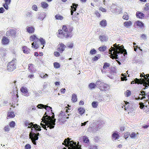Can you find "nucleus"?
<instances>
[{"label": "nucleus", "instance_id": "34", "mask_svg": "<svg viewBox=\"0 0 149 149\" xmlns=\"http://www.w3.org/2000/svg\"><path fill=\"white\" fill-rule=\"evenodd\" d=\"M100 25L102 26H107V23L106 20L103 19L100 22Z\"/></svg>", "mask_w": 149, "mask_h": 149}, {"label": "nucleus", "instance_id": "64", "mask_svg": "<svg viewBox=\"0 0 149 149\" xmlns=\"http://www.w3.org/2000/svg\"><path fill=\"white\" fill-rule=\"evenodd\" d=\"M141 37L142 39H143L144 40L146 39V35L145 34H143L141 35Z\"/></svg>", "mask_w": 149, "mask_h": 149}, {"label": "nucleus", "instance_id": "59", "mask_svg": "<svg viewBox=\"0 0 149 149\" xmlns=\"http://www.w3.org/2000/svg\"><path fill=\"white\" fill-rule=\"evenodd\" d=\"M60 55V53L58 52H54V55L56 57L59 56Z\"/></svg>", "mask_w": 149, "mask_h": 149}, {"label": "nucleus", "instance_id": "19", "mask_svg": "<svg viewBox=\"0 0 149 149\" xmlns=\"http://www.w3.org/2000/svg\"><path fill=\"white\" fill-rule=\"evenodd\" d=\"M29 69V71L31 73H34L36 71V69L34 67V65L33 64L31 63L28 65Z\"/></svg>", "mask_w": 149, "mask_h": 149}, {"label": "nucleus", "instance_id": "5", "mask_svg": "<svg viewBox=\"0 0 149 149\" xmlns=\"http://www.w3.org/2000/svg\"><path fill=\"white\" fill-rule=\"evenodd\" d=\"M64 143L68 147V149H81L79 146L76 144V143L74 142L73 141H70V139L69 138H67L65 139L64 141L63 144ZM63 149H66L65 148Z\"/></svg>", "mask_w": 149, "mask_h": 149}, {"label": "nucleus", "instance_id": "3", "mask_svg": "<svg viewBox=\"0 0 149 149\" xmlns=\"http://www.w3.org/2000/svg\"><path fill=\"white\" fill-rule=\"evenodd\" d=\"M113 46V47L111 46V48L109 49V54H111L112 58L117 59L120 57V55L123 54L124 49L123 46L117 45L116 43Z\"/></svg>", "mask_w": 149, "mask_h": 149}, {"label": "nucleus", "instance_id": "63", "mask_svg": "<svg viewBox=\"0 0 149 149\" xmlns=\"http://www.w3.org/2000/svg\"><path fill=\"white\" fill-rule=\"evenodd\" d=\"M5 3L6 4H10L11 2V0H4Z\"/></svg>", "mask_w": 149, "mask_h": 149}, {"label": "nucleus", "instance_id": "53", "mask_svg": "<svg viewBox=\"0 0 149 149\" xmlns=\"http://www.w3.org/2000/svg\"><path fill=\"white\" fill-rule=\"evenodd\" d=\"M9 125L10 127H13L15 126V123L14 122L12 121L10 123Z\"/></svg>", "mask_w": 149, "mask_h": 149}, {"label": "nucleus", "instance_id": "39", "mask_svg": "<svg viewBox=\"0 0 149 149\" xmlns=\"http://www.w3.org/2000/svg\"><path fill=\"white\" fill-rule=\"evenodd\" d=\"M56 19L58 20H62L63 19V17L59 14H57L55 16Z\"/></svg>", "mask_w": 149, "mask_h": 149}, {"label": "nucleus", "instance_id": "40", "mask_svg": "<svg viewBox=\"0 0 149 149\" xmlns=\"http://www.w3.org/2000/svg\"><path fill=\"white\" fill-rule=\"evenodd\" d=\"M107 48V47L103 45L99 48V50L100 51L103 52Z\"/></svg>", "mask_w": 149, "mask_h": 149}, {"label": "nucleus", "instance_id": "57", "mask_svg": "<svg viewBox=\"0 0 149 149\" xmlns=\"http://www.w3.org/2000/svg\"><path fill=\"white\" fill-rule=\"evenodd\" d=\"M4 130L6 132H8L9 130V127L8 126H6L4 128Z\"/></svg>", "mask_w": 149, "mask_h": 149}, {"label": "nucleus", "instance_id": "13", "mask_svg": "<svg viewBox=\"0 0 149 149\" xmlns=\"http://www.w3.org/2000/svg\"><path fill=\"white\" fill-rule=\"evenodd\" d=\"M120 136L117 132H113L112 135V139L113 141L119 139Z\"/></svg>", "mask_w": 149, "mask_h": 149}, {"label": "nucleus", "instance_id": "12", "mask_svg": "<svg viewBox=\"0 0 149 149\" xmlns=\"http://www.w3.org/2000/svg\"><path fill=\"white\" fill-rule=\"evenodd\" d=\"M145 80L143 78H141V79H139L137 78H136L134 80L132 81L131 82V84H134V82H135V83H137L138 84H141V83H143L144 82H145Z\"/></svg>", "mask_w": 149, "mask_h": 149}, {"label": "nucleus", "instance_id": "24", "mask_svg": "<svg viewBox=\"0 0 149 149\" xmlns=\"http://www.w3.org/2000/svg\"><path fill=\"white\" fill-rule=\"evenodd\" d=\"M123 24L125 27L127 28H130L132 25V23L131 21H129L125 22Z\"/></svg>", "mask_w": 149, "mask_h": 149}, {"label": "nucleus", "instance_id": "52", "mask_svg": "<svg viewBox=\"0 0 149 149\" xmlns=\"http://www.w3.org/2000/svg\"><path fill=\"white\" fill-rule=\"evenodd\" d=\"M9 5V4H6V3H4L3 4V6L6 10H8L9 8L8 5Z\"/></svg>", "mask_w": 149, "mask_h": 149}, {"label": "nucleus", "instance_id": "60", "mask_svg": "<svg viewBox=\"0 0 149 149\" xmlns=\"http://www.w3.org/2000/svg\"><path fill=\"white\" fill-rule=\"evenodd\" d=\"M100 10L102 12H106L107 10L105 8H103L102 7H100Z\"/></svg>", "mask_w": 149, "mask_h": 149}, {"label": "nucleus", "instance_id": "61", "mask_svg": "<svg viewBox=\"0 0 149 149\" xmlns=\"http://www.w3.org/2000/svg\"><path fill=\"white\" fill-rule=\"evenodd\" d=\"M95 14L97 17H100V13L97 11H96L95 13Z\"/></svg>", "mask_w": 149, "mask_h": 149}, {"label": "nucleus", "instance_id": "26", "mask_svg": "<svg viewBox=\"0 0 149 149\" xmlns=\"http://www.w3.org/2000/svg\"><path fill=\"white\" fill-rule=\"evenodd\" d=\"M26 29L27 31L29 33H33L35 30L34 28L32 26H27L26 27Z\"/></svg>", "mask_w": 149, "mask_h": 149}, {"label": "nucleus", "instance_id": "32", "mask_svg": "<svg viewBox=\"0 0 149 149\" xmlns=\"http://www.w3.org/2000/svg\"><path fill=\"white\" fill-rule=\"evenodd\" d=\"M78 110L79 112V113L81 115L84 114L85 111L84 109L81 107L79 108L78 109Z\"/></svg>", "mask_w": 149, "mask_h": 149}, {"label": "nucleus", "instance_id": "48", "mask_svg": "<svg viewBox=\"0 0 149 149\" xmlns=\"http://www.w3.org/2000/svg\"><path fill=\"white\" fill-rule=\"evenodd\" d=\"M54 66L55 68H58L60 67V65L58 63L55 62L54 63Z\"/></svg>", "mask_w": 149, "mask_h": 149}, {"label": "nucleus", "instance_id": "55", "mask_svg": "<svg viewBox=\"0 0 149 149\" xmlns=\"http://www.w3.org/2000/svg\"><path fill=\"white\" fill-rule=\"evenodd\" d=\"M130 136V132H127L125 133L124 135V137L125 139H127L129 136Z\"/></svg>", "mask_w": 149, "mask_h": 149}, {"label": "nucleus", "instance_id": "35", "mask_svg": "<svg viewBox=\"0 0 149 149\" xmlns=\"http://www.w3.org/2000/svg\"><path fill=\"white\" fill-rule=\"evenodd\" d=\"M58 116L59 117V118L60 119H61L63 118H65V113L61 111V112L59 114Z\"/></svg>", "mask_w": 149, "mask_h": 149}, {"label": "nucleus", "instance_id": "15", "mask_svg": "<svg viewBox=\"0 0 149 149\" xmlns=\"http://www.w3.org/2000/svg\"><path fill=\"white\" fill-rule=\"evenodd\" d=\"M110 88V86L109 85L104 83V84L103 85L102 87L101 88L100 90L107 91H108Z\"/></svg>", "mask_w": 149, "mask_h": 149}, {"label": "nucleus", "instance_id": "20", "mask_svg": "<svg viewBox=\"0 0 149 149\" xmlns=\"http://www.w3.org/2000/svg\"><path fill=\"white\" fill-rule=\"evenodd\" d=\"M134 25L140 27L141 28H143V24L141 21H138L135 22Z\"/></svg>", "mask_w": 149, "mask_h": 149}, {"label": "nucleus", "instance_id": "9", "mask_svg": "<svg viewBox=\"0 0 149 149\" xmlns=\"http://www.w3.org/2000/svg\"><path fill=\"white\" fill-rule=\"evenodd\" d=\"M20 91L24 95L26 96H28L29 95L28 90L26 87H22L20 88Z\"/></svg>", "mask_w": 149, "mask_h": 149}, {"label": "nucleus", "instance_id": "51", "mask_svg": "<svg viewBox=\"0 0 149 149\" xmlns=\"http://www.w3.org/2000/svg\"><path fill=\"white\" fill-rule=\"evenodd\" d=\"M96 50L94 49H92L90 51V54L91 55H93L96 53Z\"/></svg>", "mask_w": 149, "mask_h": 149}, {"label": "nucleus", "instance_id": "56", "mask_svg": "<svg viewBox=\"0 0 149 149\" xmlns=\"http://www.w3.org/2000/svg\"><path fill=\"white\" fill-rule=\"evenodd\" d=\"M25 149H30L31 147V145L29 144H28L25 146Z\"/></svg>", "mask_w": 149, "mask_h": 149}, {"label": "nucleus", "instance_id": "14", "mask_svg": "<svg viewBox=\"0 0 149 149\" xmlns=\"http://www.w3.org/2000/svg\"><path fill=\"white\" fill-rule=\"evenodd\" d=\"M140 93L141 94H140L139 95H142L143 97L141 98L140 97H138V99L137 100L143 99L146 98L145 96L146 95H147V97L149 98V93H148L146 94L145 91H141L140 92Z\"/></svg>", "mask_w": 149, "mask_h": 149}, {"label": "nucleus", "instance_id": "42", "mask_svg": "<svg viewBox=\"0 0 149 149\" xmlns=\"http://www.w3.org/2000/svg\"><path fill=\"white\" fill-rule=\"evenodd\" d=\"M32 47H33L35 49H37L39 47L38 45L36 43V42H33L31 44Z\"/></svg>", "mask_w": 149, "mask_h": 149}, {"label": "nucleus", "instance_id": "43", "mask_svg": "<svg viewBox=\"0 0 149 149\" xmlns=\"http://www.w3.org/2000/svg\"><path fill=\"white\" fill-rule=\"evenodd\" d=\"M100 57V54L97 55V56H95L93 58L92 60L93 61H96Z\"/></svg>", "mask_w": 149, "mask_h": 149}, {"label": "nucleus", "instance_id": "23", "mask_svg": "<svg viewBox=\"0 0 149 149\" xmlns=\"http://www.w3.org/2000/svg\"><path fill=\"white\" fill-rule=\"evenodd\" d=\"M79 14L78 13H75V14L72 17V19L74 21L77 22L79 19Z\"/></svg>", "mask_w": 149, "mask_h": 149}, {"label": "nucleus", "instance_id": "50", "mask_svg": "<svg viewBox=\"0 0 149 149\" xmlns=\"http://www.w3.org/2000/svg\"><path fill=\"white\" fill-rule=\"evenodd\" d=\"M90 149H97V147L96 145H91L89 147Z\"/></svg>", "mask_w": 149, "mask_h": 149}, {"label": "nucleus", "instance_id": "38", "mask_svg": "<svg viewBox=\"0 0 149 149\" xmlns=\"http://www.w3.org/2000/svg\"><path fill=\"white\" fill-rule=\"evenodd\" d=\"M92 106L94 108H96L98 105V102L96 101H94L92 103Z\"/></svg>", "mask_w": 149, "mask_h": 149}, {"label": "nucleus", "instance_id": "8", "mask_svg": "<svg viewBox=\"0 0 149 149\" xmlns=\"http://www.w3.org/2000/svg\"><path fill=\"white\" fill-rule=\"evenodd\" d=\"M17 31L16 29H11L9 31L6 32V35L7 36H10L12 37H14L16 34Z\"/></svg>", "mask_w": 149, "mask_h": 149}, {"label": "nucleus", "instance_id": "22", "mask_svg": "<svg viewBox=\"0 0 149 149\" xmlns=\"http://www.w3.org/2000/svg\"><path fill=\"white\" fill-rule=\"evenodd\" d=\"M99 39L101 42L107 41L108 40V38L104 35H100L99 36Z\"/></svg>", "mask_w": 149, "mask_h": 149}, {"label": "nucleus", "instance_id": "44", "mask_svg": "<svg viewBox=\"0 0 149 149\" xmlns=\"http://www.w3.org/2000/svg\"><path fill=\"white\" fill-rule=\"evenodd\" d=\"M131 94V91L129 90H127V91L125 93V95L127 97H128L130 96Z\"/></svg>", "mask_w": 149, "mask_h": 149}, {"label": "nucleus", "instance_id": "41", "mask_svg": "<svg viewBox=\"0 0 149 149\" xmlns=\"http://www.w3.org/2000/svg\"><path fill=\"white\" fill-rule=\"evenodd\" d=\"M123 19L126 20H128L129 19V16L128 14L127 13H125L124 14V15L123 17Z\"/></svg>", "mask_w": 149, "mask_h": 149}, {"label": "nucleus", "instance_id": "27", "mask_svg": "<svg viewBox=\"0 0 149 149\" xmlns=\"http://www.w3.org/2000/svg\"><path fill=\"white\" fill-rule=\"evenodd\" d=\"M136 16L137 18L142 19L144 17V15L143 13L138 11L136 13Z\"/></svg>", "mask_w": 149, "mask_h": 149}, {"label": "nucleus", "instance_id": "6", "mask_svg": "<svg viewBox=\"0 0 149 149\" xmlns=\"http://www.w3.org/2000/svg\"><path fill=\"white\" fill-rule=\"evenodd\" d=\"M17 61L15 58H13L12 61L9 63L7 65V70L9 72H12L16 68Z\"/></svg>", "mask_w": 149, "mask_h": 149}, {"label": "nucleus", "instance_id": "7", "mask_svg": "<svg viewBox=\"0 0 149 149\" xmlns=\"http://www.w3.org/2000/svg\"><path fill=\"white\" fill-rule=\"evenodd\" d=\"M144 73H143V74H141L140 77H143V79L145 81V82L142 83L141 84H143V86L145 87V88H143V89L145 90L146 89L148 88V86H147L148 85L149 86V74H147L146 75H143Z\"/></svg>", "mask_w": 149, "mask_h": 149}, {"label": "nucleus", "instance_id": "49", "mask_svg": "<svg viewBox=\"0 0 149 149\" xmlns=\"http://www.w3.org/2000/svg\"><path fill=\"white\" fill-rule=\"evenodd\" d=\"M144 10L147 11L149 10V3H146L144 8Z\"/></svg>", "mask_w": 149, "mask_h": 149}, {"label": "nucleus", "instance_id": "37", "mask_svg": "<svg viewBox=\"0 0 149 149\" xmlns=\"http://www.w3.org/2000/svg\"><path fill=\"white\" fill-rule=\"evenodd\" d=\"M72 100L73 102H75L77 101V96L75 94H73L72 95Z\"/></svg>", "mask_w": 149, "mask_h": 149}, {"label": "nucleus", "instance_id": "28", "mask_svg": "<svg viewBox=\"0 0 149 149\" xmlns=\"http://www.w3.org/2000/svg\"><path fill=\"white\" fill-rule=\"evenodd\" d=\"M45 13H41L39 15L38 19L41 21H42L45 17Z\"/></svg>", "mask_w": 149, "mask_h": 149}, {"label": "nucleus", "instance_id": "21", "mask_svg": "<svg viewBox=\"0 0 149 149\" xmlns=\"http://www.w3.org/2000/svg\"><path fill=\"white\" fill-rule=\"evenodd\" d=\"M9 40L6 36H3L2 40V43L3 45H6L9 42Z\"/></svg>", "mask_w": 149, "mask_h": 149}, {"label": "nucleus", "instance_id": "31", "mask_svg": "<svg viewBox=\"0 0 149 149\" xmlns=\"http://www.w3.org/2000/svg\"><path fill=\"white\" fill-rule=\"evenodd\" d=\"M89 87L90 89H93L95 88L96 86V83L95 84L94 83H90L89 85Z\"/></svg>", "mask_w": 149, "mask_h": 149}, {"label": "nucleus", "instance_id": "30", "mask_svg": "<svg viewBox=\"0 0 149 149\" xmlns=\"http://www.w3.org/2000/svg\"><path fill=\"white\" fill-rule=\"evenodd\" d=\"M23 51L24 53L28 54L29 53L30 49L28 48L26 46H24L23 47Z\"/></svg>", "mask_w": 149, "mask_h": 149}, {"label": "nucleus", "instance_id": "58", "mask_svg": "<svg viewBox=\"0 0 149 149\" xmlns=\"http://www.w3.org/2000/svg\"><path fill=\"white\" fill-rule=\"evenodd\" d=\"M5 10L3 7L0 8V13H3Z\"/></svg>", "mask_w": 149, "mask_h": 149}, {"label": "nucleus", "instance_id": "36", "mask_svg": "<svg viewBox=\"0 0 149 149\" xmlns=\"http://www.w3.org/2000/svg\"><path fill=\"white\" fill-rule=\"evenodd\" d=\"M83 141L86 143H88L89 142V139L87 137L84 136L83 137Z\"/></svg>", "mask_w": 149, "mask_h": 149}, {"label": "nucleus", "instance_id": "2", "mask_svg": "<svg viewBox=\"0 0 149 149\" xmlns=\"http://www.w3.org/2000/svg\"><path fill=\"white\" fill-rule=\"evenodd\" d=\"M42 120L40 125L45 130H47L46 126L47 128L49 127L50 129L54 128L56 120L54 118V115L52 117L48 115L44 116Z\"/></svg>", "mask_w": 149, "mask_h": 149}, {"label": "nucleus", "instance_id": "4", "mask_svg": "<svg viewBox=\"0 0 149 149\" xmlns=\"http://www.w3.org/2000/svg\"><path fill=\"white\" fill-rule=\"evenodd\" d=\"M62 29L63 30H60L58 31L57 34L58 37L63 38L64 37L68 38L72 37V29L71 27L68 26L63 25Z\"/></svg>", "mask_w": 149, "mask_h": 149}, {"label": "nucleus", "instance_id": "11", "mask_svg": "<svg viewBox=\"0 0 149 149\" xmlns=\"http://www.w3.org/2000/svg\"><path fill=\"white\" fill-rule=\"evenodd\" d=\"M58 46V47L57 49V50L60 52H62L66 47V46L62 43L59 44Z\"/></svg>", "mask_w": 149, "mask_h": 149}, {"label": "nucleus", "instance_id": "29", "mask_svg": "<svg viewBox=\"0 0 149 149\" xmlns=\"http://www.w3.org/2000/svg\"><path fill=\"white\" fill-rule=\"evenodd\" d=\"M15 116L14 112H9L8 113L7 117V119L13 118Z\"/></svg>", "mask_w": 149, "mask_h": 149}, {"label": "nucleus", "instance_id": "54", "mask_svg": "<svg viewBox=\"0 0 149 149\" xmlns=\"http://www.w3.org/2000/svg\"><path fill=\"white\" fill-rule=\"evenodd\" d=\"M32 9L35 11L38 10V7L36 5H33L32 6Z\"/></svg>", "mask_w": 149, "mask_h": 149}, {"label": "nucleus", "instance_id": "25", "mask_svg": "<svg viewBox=\"0 0 149 149\" xmlns=\"http://www.w3.org/2000/svg\"><path fill=\"white\" fill-rule=\"evenodd\" d=\"M30 40L31 41L34 42H37L39 41V39L35 35L30 36Z\"/></svg>", "mask_w": 149, "mask_h": 149}, {"label": "nucleus", "instance_id": "17", "mask_svg": "<svg viewBox=\"0 0 149 149\" xmlns=\"http://www.w3.org/2000/svg\"><path fill=\"white\" fill-rule=\"evenodd\" d=\"M78 6L77 4H76L75 3H73L72 4V6H71V14L72 15L74 13V11H75L76 10V8Z\"/></svg>", "mask_w": 149, "mask_h": 149}, {"label": "nucleus", "instance_id": "62", "mask_svg": "<svg viewBox=\"0 0 149 149\" xmlns=\"http://www.w3.org/2000/svg\"><path fill=\"white\" fill-rule=\"evenodd\" d=\"M139 105H140L139 107L141 109H143L144 107V105L142 102L140 103Z\"/></svg>", "mask_w": 149, "mask_h": 149}, {"label": "nucleus", "instance_id": "10", "mask_svg": "<svg viewBox=\"0 0 149 149\" xmlns=\"http://www.w3.org/2000/svg\"><path fill=\"white\" fill-rule=\"evenodd\" d=\"M37 106L38 107V108L42 109L43 108H44L46 110H47L48 111L51 110V111H52V108L48 106L44 105L42 104H38Z\"/></svg>", "mask_w": 149, "mask_h": 149}, {"label": "nucleus", "instance_id": "33", "mask_svg": "<svg viewBox=\"0 0 149 149\" xmlns=\"http://www.w3.org/2000/svg\"><path fill=\"white\" fill-rule=\"evenodd\" d=\"M41 7L45 9L49 6L48 4L45 2H42L41 3Z\"/></svg>", "mask_w": 149, "mask_h": 149}, {"label": "nucleus", "instance_id": "46", "mask_svg": "<svg viewBox=\"0 0 149 149\" xmlns=\"http://www.w3.org/2000/svg\"><path fill=\"white\" fill-rule=\"evenodd\" d=\"M67 46L70 48H72L73 47V43L72 42H68L67 45Z\"/></svg>", "mask_w": 149, "mask_h": 149}, {"label": "nucleus", "instance_id": "1", "mask_svg": "<svg viewBox=\"0 0 149 149\" xmlns=\"http://www.w3.org/2000/svg\"><path fill=\"white\" fill-rule=\"evenodd\" d=\"M25 125L28 128H31V132L29 134L30 138L31 139L32 142L34 145H36V140H38V136L39 133L36 134L33 131H40L41 130V127L37 124H33V123H30L28 121L26 120L24 121Z\"/></svg>", "mask_w": 149, "mask_h": 149}, {"label": "nucleus", "instance_id": "16", "mask_svg": "<svg viewBox=\"0 0 149 149\" xmlns=\"http://www.w3.org/2000/svg\"><path fill=\"white\" fill-rule=\"evenodd\" d=\"M139 134L138 132H132L130 133V136L133 139H136L137 138Z\"/></svg>", "mask_w": 149, "mask_h": 149}, {"label": "nucleus", "instance_id": "47", "mask_svg": "<svg viewBox=\"0 0 149 149\" xmlns=\"http://www.w3.org/2000/svg\"><path fill=\"white\" fill-rule=\"evenodd\" d=\"M39 41L41 43V44L42 45H44L45 43V40L43 38H41L40 39H39Z\"/></svg>", "mask_w": 149, "mask_h": 149}, {"label": "nucleus", "instance_id": "18", "mask_svg": "<svg viewBox=\"0 0 149 149\" xmlns=\"http://www.w3.org/2000/svg\"><path fill=\"white\" fill-rule=\"evenodd\" d=\"M104 84V83L103 82L100 80H98L96 81V86L100 90L101 88L102 87V86H103V85Z\"/></svg>", "mask_w": 149, "mask_h": 149}, {"label": "nucleus", "instance_id": "45", "mask_svg": "<svg viewBox=\"0 0 149 149\" xmlns=\"http://www.w3.org/2000/svg\"><path fill=\"white\" fill-rule=\"evenodd\" d=\"M110 66L109 63H105L104 64V65L103 66V68L105 69V70L107 69V68L109 67Z\"/></svg>", "mask_w": 149, "mask_h": 149}]
</instances>
